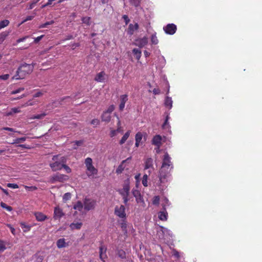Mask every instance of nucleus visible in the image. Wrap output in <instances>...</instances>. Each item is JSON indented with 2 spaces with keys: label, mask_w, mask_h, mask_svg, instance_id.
<instances>
[{
  "label": "nucleus",
  "mask_w": 262,
  "mask_h": 262,
  "mask_svg": "<svg viewBox=\"0 0 262 262\" xmlns=\"http://www.w3.org/2000/svg\"><path fill=\"white\" fill-rule=\"evenodd\" d=\"M144 169H147L149 168H153V160L151 158H149L145 160Z\"/></svg>",
  "instance_id": "nucleus-20"
},
{
  "label": "nucleus",
  "mask_w": 262,
  "mask_h": 262,
  "mask_svg": "<svg viewBox=\"0 0 262 262\" xmlns=\"http://www.w3.org/2000/svg\"><path fill=\"white\" fill-rule=\"evenodd\" d=\"M172 103L173 101L172 98L170 97L166 96L164 101V105L169 109H171L172 107Z\"/></svg>",
  "instance_id": "nucleus-21"
},
{
  "label": "nucleus",
  "mask_w": 262,
  "mask_h": 262,
  "mask_svg": "<svg viewBox=\"0 0 262 262\" xmlns=\"http://www.w3.org/2000/svg\"><path fill=\"white\" fill-rule=\"evenodd\" d=\"M91 17H83L82 18V21L83 23L90 26L91 24Z\"/></svg>",
  "instance_id": "nucleus-37"
},
{
  "label": "nucleus",
  "mask_w": 262,
  "mask_h": 262,
  "mask_svg": "<svg viewBox=\"0 0 262 262\" xmlns=\"http://www.w3.org/2000/svg\"><path fill=\"white\" fill-rule=\"evenodd\" d=\"M63 215L64 213L62 209L59 206L56 207L54 211V219L55 220H59Z\"/></svg>",
  "instance_id": "nucleus-13"
},
{
  "label": "nucleus",
  "mask_w": 262,
  "mask_h": 262,
  "mask_svg": "<svg viewBox=\"0 0 262 262\" xmlns=\"http://www.w3.org/2000/svg\"><path fill=\"white\" fill-rule=\"evenodd\" d=\"M71 193L67 192L63 195V196L62 197L63 202L66 203L68 201L70 200L71 199Z\"/></svg>",
  "instance_id": "nucleus-32"
},
{
  "label": "nucleus",
  "mask_w": 262,
  "mask_h": 262,
  "mask_svg": "<svg viewBox=\"0 0 262 262\" xmlns=\"http://www.w3.org/2000/svg\"><path fill=\"white\" fill-rule=\"evenodd\" d=\"M25 188L28 191H34L37 189V187L36 186H24Z\"/></svg>",
  "instance_id": "nucleus-49"
},
{
  "label": "nucleus",
  "mask_w": 262,
  "mask_h": 262,
  "mask_svg": "<svg viewBox=\"0 0 262 262\" xmlns=\"http://www.w3.org/2000/svg\"><path fill=\"white\" fill-rule=\"evenodd\" d=\"M130 3L135 7H138L140 4V0H130Z\"/></svg>",
  "instance_id": "nucleus-48"
},
{
  "label": "nucleus",
  "mask_w": 262,
  "mask_h": 262,
  "mask_svg": "<svg viewBox=\"0 0 262 262\" xmlns=\"http://www.w3.org/2000/svg\"><path fill=\"white\" fill-rule=\"evenodd\" d=\"M62 166V168L66 170L67 173H70L71 172V169L68 166L66 165V164H63Z\"/></svg>",
  "instance_id": "nucleus-59"
},
{
  "label": "nucleus",
  "mask_w": 262,
  "mask_h": 262,
  "mask_svg": "<svg viewBox=\"0 0 262 262\" xmlns=\"http://www.w3.org/2000/svg\"><path fill=\"white\" fill-rule=\"evenodd\" d=\"M130 158H127L126 160H123L121 164L120 165H119V166L118 167V168H117L116 169V172L117 173V174H120L121 173L123 170H124V168H125V165H124V164L130 161Z\"/></svg>",
  "instance_id": "nucleus-18"
},
{
  "label": "nucleus",
  "mask_w": 262,
  "mask_h": 262,
  "mask_svg": "<svg viewBox=\"0 0 262 262\" xmlns=\"http://www.w3.org/2000/svg\"><path fill=\"white\" fill-rule=\"evenodd\" d=\"M7 186L9 188L13 189H16L18 188V186L17 184L13 183H8Z\"/></svg>",
  "instance_id": "nucleus-51"
},
{
  "label": "nucleus",
  "mask_w": 262,
  "mask_h": 262,
  "mask_svg": "<svg viewBox=\"0 0 262 262\" xmlns=\"http://www.w3.org/2000/svg\"><path fill=\"white\" fill-rule=\"evenodd\" d=\"M2 129L5 130H8V131H9V132H11L17 133H18L19 134H24L21 132H20L19 131L16 130L15 129H14L13 128L6 127L3 128Z\"/></svg>",
  "instance_id": "nucleus-40"
},
{
  "label": "nucleus",
  "mask_w": 262,
  "mask_h": 262,
  "mask_svg": "<svg viewBox=\"0 0 262 262\" xmlns=\"http://www.w3.org/2000/svg\"><path fill=\"white\" fill-rule=\"evenodd\" d=\"M161 136L160 135H156L153 138L152 143L153 144L156 145L158 148H159L161 145Z\"/></svg>",
  "instance_id": "nucleus-17"
},
{
  "label": "nucleus",
  "mask_w": 262,
  "mask_h": 262,
  "mask_svg": "<svg viewBox=\"0 0 262 262\" xmlns=\"http://www.w3.org/2000/svg\"><path fill=\"white\" fill-rule=\"evenodd\" d=\"M10 76L9 74H5L0 76V80H6L9 78Z\"/></svg>",
  "instance_id": "nucleus-54"
},
{
  "label": "nucleus",
  "mask_w": 262,
  "mask_h": 262,
  "mask_svg": "<svg viewBox=\"0 0 262 262\" xmlns=\"http://www.w3.org/2000/svg\"><path fill=\"white\" fill-rule=\"evenodd\" d=\"M33 70V66L25 63L21 65L18 69L16 74L12 77V79H23L27 75L31 73Z\"/></svg>",
  "instance_id": "nucleus-2"
},
{
  "label": "nucleus",
  "mask_w": 262,
  "mask_h": 262,
  "mask_svg": "<svg viewBox=\"0 0 262 262\" xmlns=\"http://www.w3.org/2000/svg\"><path fill=\"white\" fill-rule=\"evenodd\" d=\"M82 223L77 222L76 223H73L70 224V227L72 229H80L82 226Z\"/></svg>",
  "instance_id": "nucleus-25"
},
{
  "label": "nucleus",
  "mask_w": 262,
  "mask_h": 262,
  "mask_svg": "<svg viewBox=\"0 0 262 262\" xmlns=\"http://www.w3.org/2000/svg\"><path fill=\"white\" fill-rule=\"evenodd\" d=\"M148 43V38L144 36L143 38L136 39L135 45L140 48H142L146 45Z\"/></svg>",
  "instance_id": "nucleus-11"
},
{
  "label": "nucleus",
  "mask_w": 262,
  "mask_h": 262,
  "mask_svg": "<svg viewBox=\"0 0 262 262\" xmlns=\"http://www.w3.org/2000/svg\"><path fill=\"white\" fill-rule=\"evenodd\" d=\"M84 208V204L80 201H78L74 206V209L81 211Z\"/></svg>",
  "instance_id": "nucleus-23"
},
{
  "label": "nucleus",
  "mask_w": 262,
  "mask_h": 262,
  "mask_svg": "<svg viewBox=\"0 0 262 262\" xmlns=\"http://www.w3.org/2000/svg\"><path fill=\"white\" fill-rule=\"evenodd\" d=\"M130 191L129 182L128 180L124 181L123 188L118 190L121 195H129Z\"/></svg>",
  "instance_id": "nucleus-8"
},
{
  "label": "nucleus",
  "mask_w": 262,
  "mask_h": 262,
  "mask_svg": "<svg viewBox=\"0 0 262 262\" xmlns=\"http://www.w3.org/2000/svg\"><path fill=\"white\" fill-rule=\"evenodd\" d=\"M5 243L4 242L0 240V251H3L6 249Z\"/></svg>",
  "instance_id": "nucleus-50"
},
{
  "label": "nucleus",
  "mask_w": 262,
  "mask_h": 262,
  "mask_svg": "<svg viewBox=\"0 0 262 262\" xmlns=\"http://www.w3.org/2000/svg\"><path fill=\"white\" fill-rule=\"evenodd\" d=\"M165 32L169 35L174 34L177 30V26L173 24H169L163 27Z\"/></svg>",
  "instance_id": "nucleus-10"
},
{
  "label": "nucleus",
  "mask_w": 262,
  "mask_h": 262,
  "mask_svg": "<svg viewBox=\"0 0 262 262\" xmlns=\"http://www.w3.org/2000/svg\"><path fill=\"white\" fill-rule=\"evenodd\" d=\"M59 162H60L61 163V165H63V164H65V163H66L67 162V160H66V158L64 157H62L59 161Z\"/></svg>",
  "instance_id": "nucleus-64"
},
{
  "label": "nucleus",
  "mask_w": 262,
  "mask_h": 262,
  "mask_svg": "<svg viewBox=\"0 0 262 262\" xmlns=\"http://www.w3.org/2000/svg\"><path fill=\"white\" fill-rule=\"evenodd\" d=\"M172 255L173 256H174L175 257H176L177 258H179L180 257L179 253L177 250H176L175 249H173L172 250Z\"/></svg>",
  "instance_id": "nucleus-63"
},
{
  "label": "nucleus",
  "mask_w": 262,
  "mask_h": 262,
  "mask_svg": "<svg viewBox=\"0 0 262 262\" xmlns=\"http://www.w3.org/2000/svg\"><path fill=\"white\" fill-rule=\"evenodd\" d=\"M25 89L24 88H20L16 90L13 91L11 92L12 94H15L20 93V92L24 91Z\"/></svg>",
  "instance_id": "nucleus-53"
},
{
  "label": "nucleus",
  "mask_w": 262,
  "mask_h": 262,
  "mask_svg": "<svg viewBox=\"0 0 262 262\" xmlns=\"http://www.w3.org/2000/svg\"><path fill=\"white\" fill-rule=\"evenodd\" d=\"M120 104L119 105V110L122 111L125 107V103L128 100V96L126 94L122 95L120 97Z\"/></svg>",
  "instance_id": "nucleus-14"
},
{
  "label": "nucleus",
  "mask_w": 262,
  "mask_h": 262,
  "mask_svg": "<svg viewBox=\"0 0 262 262\" xmlns=\"http://www.w3.org/2000/svg\"><path fill=\"white\" fill-rule=\"evenodd\" d=\"M160 203V197L159 196H155L152 199V204L155 205H159Z\"/></svg>",
  "instance_id": "nucleus-42"
},
{
  "label": "nucleus",
  "mask_w": 262,
  "mask_h": 262,
  "mask_svg": "<svg viewBox=\"0 0 262 262\" xmlns=\"http://www.w3.org/2000/svg\"><path fill=\"white\" fill-rule=\"evenodd\" d=\"M139 28V25L137 23H136L135 25L132 24H129L128 29L127 30V33L128 34L132 35L134 34V32L137 30Z\"/></svg>",
  "instance_id": "nucleus-16"
},
{
  "label": "nucleus",
  "mask_w": 262,
  "mask_h": 262,
  "mask_svg": "<svg viewBox=\"0 0 262 262\" xmlns=\"http://www.w3.org/2000/svg\"><path fill=\"white\" fill-rule=\"evenodd\" d=\"M142 134L140 132H138L136 135V141L141 142L142 139Z\"/></svg>",
  "instance_id": "nucleus-43"
},
{
  "label": "nucleus",
  "mask_w": 262,
  "mask_h": 262,
  "mask_svg": "<svg viewBox=\"0 0 262 262\" xmlns=\"http://www.w3.org/2000/svg\"><path fill=\"white\" fill-rule=\"evenodd\" d=\"M10 31H5L0 33V44L5 40L6 38L9 35Z\"/></svg>",
  "instance_id": "nucleus-26"
},
{
  "label": "nucleus",
  "mask_w": 262,
  "mask_h": 262,
  "mask_svg": "<svg viewBox=\"0 0 262 262\" xmlns=\"http://www.w3.org/2000/svg\"><path fill=\"white\" fill-rule=\"evenodd\" d=\"M168 213L166 210V205H163V208L158 213L159 219L163 221H165L167 220Z\"/></svg>",
  "instance_id": "nucleus-12"
},
{
  "label": "nucleus",
  "mask_w": 262,
  "mask_h": 262,
  "mask_svg": "<svg viewBox=\"0 0 262 262\" xmlns=\"http://www.w3.org/2000/svg\"><path fill=\"white\" fill-rule=\"evenodd\" d=\"M7 226L10 228L11 233L13 235H15V229L10 224H8Z\"/></svg>",
  "instance_id": "nucleus-61"
},
{
  "label": "nucleus",
  "mask_w": 262,
  "mask_h": 262,
  "mask_svg": "<svg viewBox=\"0 0 262 262\" xmlns=\"http://www.w3.org/2000/svg\"><path fill=\"white\" fill-rule=\"evenodd\" d=\"M157 235L160 239L165 242H168V240L170 239L172 236V233L168 229L161 226L157 230Z\"/></svg>",
  "instance_id": "nucleus-3"
},
{
  "label": "nucleus",
  "mask_w": 262,
  "mask_h": 262,
  "mask_svg": "<svg viewBox=\"0 0 262 262\" xmlns=\"http://www.w3.org/2000/svg\"><path fill=\"white\" fill-rule=\"evenodd\" d=\"M34 18V16H28L26 17V19H25L21 23V24L25 23L26 21L28 20H31Z\"/></svg>",
  "instance_id": "nucleus-62"
},
{
  "label": "nucleus",
  "mask_w": 262,
  "mask_h": 262,
  "mask_svg": "<svg viewBox=\"0 0 262 262\" xmlns=\"http://www.w3.org/2000/svg\"><path fill=\"white\" fill-rule=\"evenodd\" d=\"M1 206L3 208H4L5 209H6L7 211H11L12 210V208L10 206H8L6 204H5V203H3V202H1Z\"/></svg>",
  "instance_id": "nucleus-38"
},
{
  "label": "nucleus",
  "mask_w": 262,
  "mask_h": 262,
  "mask_svg": "<svg viewBox=\"0 0 262 262\" xmlns=\"http://www.w3.org/2000/svg\"><path fill=\"white\" fill-rule=\"evenodd\" d=\"M85 167L86 168V174L89 177L93 176L97 173L98 170L93 165V161L92 158H87L85 159L84 162Z\"/></svg>",
  "instance_id": "nucleus-4"
},
{
  "label": "nucleus",
  "mask_w": 262,
  "mask_h": 262,
  "mask_svg": "<svg viewBox=\"0 0 262 262\" xmlns=\"http://www.w3.org/2000/svg\"><path fill=\"white\" fill-rule=\"evenodd\" d=\"M115 106L114 105H112L109 106L107 111L105 112H108L110 114L114 110Z\"/></svg>",
  "instance_id": "nucleus-56"
},
{
  "label": "nucleus",
  "mask_w": 262,
  "mask_h": 262,
  "mask_svg": "<svg viewBox=\"0 0 262 262\" xmlns=\"http://www.w3.org/2000/svg\"><path fill=\"white\" fill-rule=\"evenodd\" d=\"M132 193L135 198H137L138 196H139V195L141 194L140 192L138 190L135 189H133L132 190Z\"/></svg>",
  "instance_id": "nucleus-47"
},
{
  "label": "nucleus",
  "mask_w": 262,
  "mask_h": 262,
  "mask_svg": "<svg viewBox=\"0 0 262 262\" xmlns=\"http://www.w3.org/2000/svg\"><path fill=\"white\" fill-rule=\"evenodd\" d=\"M122 18L124 19V20L125 21V25H127L130 21V19H129L127 15H123Z\"/></svg>",
  "instance_id": "nucleus-57"
},
{
  "label": "nucleus",
  "mask_w": 262,
  "mask_h": 262,
  "mask_svg": "<svg viewBox=\"0 0 262 262\" xmlns=\"http://www.w3.org/2000/svg\"><path fill=\"white\" fill-rule=\"evenodd\" d=\"M27 137H23L21 138H17L13 140V142L12 143V144H18L22 142H24L26 140Z\"/></svg>",
  "instance_id": "nucleus-34"
},
{
  "label": "nucleus",
  "mask_w": 262,
  "mask_h": 262,
  "mask_svg": "<svg viewBox=\"0 0 262 262\" xmlns=\"http://www.w3.org/2000/svg\"><path fill=\"white\" fill-rule=\"evenodd\" d=\"M147 180H148V176L146 174H144L142 181V183L144 186L147 187L148 186L147 184Z\"/></svg>",
  "instance_id": "nucleus-39"
},
{
  "label": "nucleus",
  "mask_w": 262,
  "mask_h": 262,
  "mask_svg": "<svg viewBox=\"0 0 262 262\" xmlns=\"http://www.w3.org/2000/svg\"><path fill=\"white\" fill-rule=\"evenodd\" d=\"M68 244L65 242V239L60 238L57 241V246L58 248H62L66 247Z\"/></svg>",
  "instance_id": "nucleus-22"
},
{
  "label": "nucleus",
  "mask_w": 262,
  "mask_h": 262,
  "mask_svg": "<svg viewBox=\"0 0 262 262\" xmlns=\"http://www.w3.org/2000/svg\"><path fill=\"white\" fill-rule=\"evenodd\" d=\"M125 208L124 205H121L120 206H116L115 208V214L120 218L126 219Z\"/></svg>",
  "instance_id": "nucleus-7"
},
{
  "label": "nucleus",
  "mask_w": 262,
  "mask_h": 262,
  "mask_svg": "<svg viewBox=\"0 0 262 262\" xmlns=\"http://www.w3.org/2000/svg\"><path fill=\"white\" fill-rule=\"evenodd\" d=\"M39 0H34L32 3L30 4L29 9H32L35 6L36 4L38 2Z\"/></svg>",
  "instance_id": "nucleus-58"
},
{
  "label": "nucleus",
  "mask_w": 262,
  "mask_h": 262,
  "mask_svg": "<svg viewBox=\"0 0 262 262\" xmlns=\"http://www.w3.org/2000/svg\"><path fill=\"white\" fill-rule=\"evenodd\" d=\"M54 23L53 20L47 21L45 24H42L39 26V28H44L47 27L48 25H52Z\"/></svg>",
  "instance_id": "nucleus-41"
},
{
  "label": "nucleus",
  "mask_w": 262,
  "mask_h": 262,
  "mask_svg": "<svg viewBox=\"0 0 262 262\" xmlns=\"http://www.w3.org/2000/svg\"><path fill=\"white\" fill-rule=\"evenodd\" d=\"M91 124L94 125L95 126H97L99 123V120L97 119H94L92 120L91 122Z\"/></svg>",
  "instance_id": "nucleus-55"
},
{
  "label": "nucleus",
  "mask_w": 262,
  "mask_h": 262,
  "mask_svg": "<svg viewBox=\"0 0 262 262\" xmlns=\"http://www.w3.org/2000/svg\"><path fill=\"white\" fill-rule=\"evenodd\" d=\"M84 209L90 211L94 209L96 205V201L93 199L85 198L83 201Z\"/></svg>",
  "instance_id": "nucleus-6"
},
{
  "label": "nucleus",
  "mask_w": 262,
  "mask_h": 262,
  "mask_svg": "<svg viewBox=\"0 0 262 262\" xmlns=\"http://www.w3.org/2000/svg\"><path fill=\"white\" fill-rule=\"evenodd\" d=\"M106 79V75L104 72L98 73L95 78V80L99 82H104Z\"/></svg>",
  "instance_id": "nucleus-15"
},
{
  "label": "nucleus",
  "mask_w": 262,
  "mask_h": 262,
  "mask_svg": "<svg viewBox=\"0 0 262 262\" xmlns=\"http://www.w3.org/2000/svg\"><path fill=\"white\" fill-rule=\"evenodd\" d=\"M151 42L153 45H157L159 42L158 39L156 35V32H154L151 36Z\"/></svg>",
  "instance_id": "nucleus-29"
},
{
  "label": "nucleus",
  "mask_w": 262,
  "mask_h": 262,
  "mask_svg": "<svg viewBox=\"0 0 262 262\" xmlns=\"http://www.w3.org/2000/svg\"><path fill=\"white\" fill-rule=\"evenodd\" d=\"M102 121L109 122L111 120V114L108 112H104L101 116Z\"/></svg>",
  "instance_id": "nucleus-24"
},
{
  "label": "nucleus",
  "mask_w": 262,
  "mask_h": 262,
  "mask_svg": "<svg viewBox=\"0 0 262 262\" xmlns=\"http://www.w3.org/2000/svg\"><path fill=\"white\" fill-rule=\"evenodd\" d=\"M36 219L39 222H42L45 221L47 219V216L40 212H37L34 213Z\"/></svg>",
  "instance_id": "nucleus-19"
},
{
  "label": "nucleus",
  "mask_w": 262,
  "mask_h": 262,
  "mask_svg": "<svg viewBox=\"0 0 262 262\" xmlns=\"http://www.w3.org/2000/svg\"><path fill=\"white\" fill-rule=\"evenodd\" d=\"M58 156H54L53 157V160L55 162L53 163H50V166L53 171H57L61 170L62 168V165L58 161H57Z\"/></svg>",
  "instance_id": "nucleus-9"
},
{
  "label": "nucleus",
  "mask_w": 262,
  "mask_h": 262,
  "mask_svg": "<svg viewBox=\"0 0 262 262\" xmlns=\"http://www.w3.org/2000/svg\"><path fill=\"white\" fill-rule=\"evenodd\" d=\"M20 226L23 229H24V232H27V231H29L30 229V227L28 225H26L24 223H21L20 224Z\"/></svg>",
  "instance_id": "nucleus-45"
},
{
  "label": "nucleus",
  "mask_w": 262,
  "mask_h": 262,
  "mask_svg": "<svg viewBox=\"0 0 262 262\" xmlns=\"http://www.w3.org/2000/svg\"><path fill=\"white\" fill-rule=\"evenodd\" d=\"M130 135V131H127L122 137L121 140L120 141V144H123L126 141Z\"/></svg>",
  "instance_id": "nucleus-31"
},
{
  "label": "nucleus",
  "mask_w": 262,
  "mask_h": 262,
  "mask_svg": "<svg viewBox=\"0 0 262 262\" xmlns=\"http://www.w3.org/2000/svg\"><path fill=\"white\" fill-rule=\"evenodd\" d=\"M68 180V176L57 173L50 177L49 182L51 183H55L56 182H63Z\"/></svg>",
  "instance_id": "nucleus-5"
},
{
  "label": "nucleus",
  "mask_w": 262,
  "mask_h": 262,
  "mask_svg": "<svg viewBox=\"0 0 262 262\" xmlns=\"http://www.w3.org/2000/svg\"><path fill=\"white\" fill-rule=\"evenodd\" d=\"M133 53L137 60H139L141 56V51L138 49H134Z\"/></svg>",
  "instance_id": "nucleus-28"
},
{
  "label": "nucleus",
  "mask_w": 262,
  "mask_h": 262,
  "mask_svg": "<svg viewBox=\"0 0 262 262\" xmlns=\"http://www.w3.org/2000/svg\"><path fill=\"white\" fill-rule=\"evenodd\" d=\"M121 228L122 231L124 232L125 234L127 233V224L125 221V219H123L122 220L121 222L120 223Z\"/></svg>",
  "instance_id": "nucleus-27"
},
{
  "label": "nucleus",
  "mask_w": 262,
  "mask_h": 262,
  "mask_svg": "<svg viewBox=\"0 0 262 262\" xmlns=\"http://www.w3.org/2000/svg\"><path fill=\"white\" fill-rule=\"evenodd\" d=\"M107 248L104 245H101L99 248V257H101L102 254H104L106 252Z\"/></svg>",
  "instance_id": "nucleus-36"
},
{
  "label": "nucleus",
  "mask_w": 262,
  "mask_h": 262,
  "mask_svg": "<svg viewBox=\"0 0 262 262\" xmlns=\"http://www.w3.org/2000/svg\"><path fill=\"white\" fill-rule=\"evenodd\" d=\"M136 201L137 203L140 204L143 206H145V202L141 194H140L139 196H138L137 198H136Z\"/></svg>",
  "instance_id": "nucleus-30"
},
{
  "label": "nucleus",
  "mask_w": 262,
  "mask_h": 262,
  "mask_svg": "<svg viewBox=\"0 0 262 262\" xmlns=\"http://www.w3.org/2000/svg\"><path fill=\"white\" fill-rule=\"evenodd\" d=\"M118 255L121 258H125V253L123 250H119L118 251Z\"/></svg>",
  "instance_id": "nucleus-52"
},
{
  "label": "nucleus",
  "mask_w": 262,
  "mask_h": 262,
  "mask_svg": "<svg viewBox=\"0 0 262 262\" xmlns=\"http://www.w3.org/2000/svg\"><path fill=\"white\" fill-rule=\"evenodd\" d=\"M20 112V108L18 107H14L11 108V111L8 113V115H12L14 114L18 113Z\"/></svg>",
  "instance_id": "nucleus-33"
},
{
  "label": "nucleus",
  "mask_w": 262,
  "mask_h": 262,
  "mask_svg": "<svg viewBox=\"0 0 262 262\" xmlns=\"http://www.w3.org/2000/svg\"><path fill=\"white\" fill-rule=\"evenodd\" d=\"M172 168L173 165L171 161V158L167 152H165L162 159V166L159 172V180L156 183V185L160 188L163 189L165 186V184L168 181L169 172Z\"/></svg>",
  "instance_id": "nucleus-1"
},
{
  "label": "nucleus",
  "mask_w": 262,
  "mask_h": 262,
  "mask_svg": "<svg viewBox=\"0 0 262 262\" xmlns=\"http://www.w3.org/2000/svg\"><path fill=\"white\" fill-rule=\"evenodd\" d=\"M162 127H163V129H168L169 130L170 129V125H169V123L168 122V121L167 120H165L164 121V123H163V125H162Z\"/></svg>",
  "instance_id": "nucleus-46"
},
{
  "label": "nucleus",
  "mask_w": 262,
  "mask_h": 262,
  "mask_svg": "<svg viewBox=\"0 0 262 262\" xmlns=\"http://www.w3.org/2000/svg\"><path fill=\"white\" fill-rule=\"evenodd\" d=\"M163 201H164V202L162 204L163 207V205H165L166 207L170 205L169 201L167 198H164Z\"/></svg>",
  "instance_id": "nucleus-60"
},
{
  "label": "nucleus",
  "mask_w": 262,
  "mask_h": 262,
  "mask_svg": "<svg viewBox=\"0 0 262 262\" xmlns=\"http://www.w3.org/2000/svg\"><path fill=\"white\" fill-rule=\"evenodd\" d=\"M123 200V203L125 205H127L128 202L130 200V198L129 195H121Z\"/></svg>",
  "instance_id": "nucleus-44"
},
{
  "label": "nucleus",
  "mask_w": 262,
  "mask_h": 262,
  "mask_svg": "<svg viewBox=\"0 0 262 262\" xmlns=\"http://www.w3.org/2000/svg\"><path fill=\"white\" fill-rule=\"evenodd\" d=\"M9 24V21L7 19H5L0 21V30L7 27Z\"/></svg>",
  "instance_id": "nucleus-35"
}]
</instances>
